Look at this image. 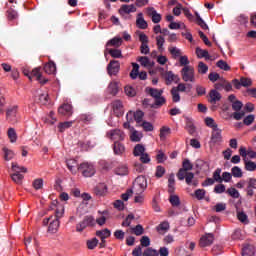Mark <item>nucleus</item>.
<instances>
[{
  "label": "nucleus",
  "instance_id": "obj_37",
  "mask_svg": "<svg viewBox=\"0 0 256 256\" xmlns=\"http://www.w3.org/2000/svg\"><path fill=\"white\" fill-rule=\"evenodd\" d=\"M255 255V247L247 245L242 249V256H253Z\"/></svg>",
  "mask_w": 256,
  "mask_h": 256
},
{
  "label": "nucleus",
  "instance_id": "obj_28",
  "mask_svg": "<svg viewBox=\"0 0 256 256\" xmlns=\"http://www.w3.org/2000/svg\"><path fill=\"white\" fill-rule=\"evenodd\" d=\"M196 55H197L198 59H203V58L206 60L211 59V56L209 55V51L203 50L199 47L196 48Z\"/></svg>",
  "mask_w": 256,
  "mask_h": 256
},
{
  "label": "nucleus",
  "instance_id": "obj_53",
  "mask_svg": "<svg viewBox=\"0 0 256 256\" xmlns=\"http://www.w3.org/2000/svg\"><path fill=\"white\" fill-rule=\"evenodd\" d=\"M216 183H223V178L221 176V168H217L213 173V178Z\"/></svg>",
  "mask_w": 256,
  "mask_h": 256
},
{
  "label": "nucleus",
  "instance_id": "obj_35",
  "mask_svg": "<svg viewBox=\"0 0 256 256\" xmlns=\"http://www.w3.org/2000/svg\"><path fill=\"white\" fill-rule=\"evenodd\" d=\"M195 15H196L197 25H199V27H201V29H204V31H207L209 29V26L207 25V23H205V20H203V18H201V16L199 15V12H195Z\"/></svg>",
  "mask_w": 256,
  "mask_h": 256
},
{
  "label": "nucleus",
  "instance_id": "obj_11",
  "mask_svg": "<svg viewBox=\"0 0 256 256\" xmlns=\"http://www.w3.org/2000/svg\"><path fill=\"white\" fill-rule=\"evenodd\" d=\"M108 139H111L112 141H123L125 139V133L121 131L120 129H114L107 132Z\"/></svg>",
  "mask_w": 256,
  "mask_h": 256
},
{
  "label": "nucleus",
  "instance_id": "obj_8",
  "mask_svg": "<svg viewBox=\"0 0 256 256\" xmlns=\"http://www.w3.org/2000/svg\"><path fill=\"white\" fill-rule=\"evenodd\" d=\"M87 227H95V218L91 215L85 216L84 219L76 225L77 233H83Z\"/></svg>",
  "mask_w": 256,
  "mask_h": 256
},
{
  "label": "nucleus",
  "instance_id": "obj_36",
  "mask_svg": "<svg viewBox=\"0 0 256 256\" xmlns=\"http://www.w3.org/2000/svg\"><path fill=\"white\" fill-rule=\"evenodd\" d=\"M11 179L16 183V185H23V179H25V176L21 173H13L11 174Z\"/></svg>",
  "mask_w": 256,
  "mask_h": 256
},
{
  "label": "nucleus",
  "instance_id": "obj_13",
  "mask_svg": "<svg viewBox=\"0 0 256 256\" xmlns=\"http://www.w3.org/2000/svg\"><path fill=\"white\" fill-rule=\"evenodd\" d=\"M215 128L212 129V134H211V143L217 144V143H221L223 141V136L221 135V133L223 132V130L219 129L218 126H214Z\"/></svg>",
  "mask_w": 256,
  "mask_h": 256
},
{
  "label": "nucleus",
  "instance_id": "obj_52",
  "mask_svg": "<svg viewBox=\"0 0 256 256\" xmlns=\"http://www.w3.org/2000/svg\"><path fill=\"white\" fill-rule=\"evenodd\" d=\"M167 135H171V128L167 127V126H163L160 129V139H166Z\"/></svg>",
  "mask_w": 256,
  "mask_h": 256
},
{
  "label": "nucleus",
  "instance_id": "obj_64",
  "mask_svg": "<svg viewBox=\"0 0 256 256\" xmlns=\"http://www.w3.org/2000/svg\"><path fill=\"white\" fill-rule=\"evenodd\" d=\"M163 175H165V167L157 166L155 177H157V179H161V177H163Z\"/></svg>",
  "mask_w": 256,
  "mask_h": 256
},
{
  "label": "nucleus",
  "instance_id": "obj_15",
  "mask_svg": "<svg viewBox=\"0 0 256 256\" xmlns=\"http://www.w3.org/2000/svg\"><path fill=\"white\" fill-rule=\"evenodd\" d=\"M213 241H215V236L211 233L205 234L200 238L199 246L200 247H209L213 245Z\"/></svg>",
  "mask_w": 256,
  "mask_h": 256
},
{
  "label": "nucleus",
  "instance_id": "obj_48",
  "mask_svg": "<svg viewBox=\"0 0 256 256\" xmlns=\"http://www.w3.org/2000/svg\"><path fill=\"white\" fill-rule=\"evenodd\" d=\"M216 67H219V69H222V71H231V66H229V64H227V62L224 60H219L216 63Z\"/></svg>",
  "mask_w": 256,
  "mask_h": 256
},
{
  "label": "nucleus",
  "instance_id": "obj_34",
  "mask_svg": "<svg viewBox=\"0 0 256 256\" xmlns=\"http://www.w3.org/2000/svg\"><path fill=\"white\" fill-rule=\"evenodd\" d=\"M156 45L158 48V51H165V48L163 47L165 45V36L163 35H158L156 36Z\"/></svg>",
  "mask_w": 256,
  "mask_h": 256
},
{
  "label": "nucleus",
  "instance_id": "obj_38",
  "mask_svg": "<svg viewBox=\"0 0 256 256\" xmlns=\"http://www.w3.org/2000/svg\"><path fill=\"white\" fill-rule=\"evenodd\" d=\"M59 229V220H55L54 218L49 224L48 231L49 233H57Z\"/></svg>",
  "mask_w": 256,
  "mask_h": 256
},
{
  "label": "nucleus",
  "instance_id": "obj_31",
  "mask_svg": "<svg viewBox=\"0 0 256 256\" xmlns=\"http://www.w3.org/2000/svg\"><path fill=\"white\" fill-rule=\"evenodd\" d=\"M96 237H99L100 239H109L111 237V230L109 229H102L96 231Z\"/></svg>",
  "mask_w": 256,
  "mask_h": 256
},
{
  "label": "nucleus",
  "instance_id": "obj_12",
  "mask_svg": "<svg viewBox=\"0 0 256 256\" xmlns=\"http://www.w3.org/2000/svg\"><path fill=\"white\" fill-rule=\"evenodd\" d=\"M163 77L166 81V85H171L172 83H179L181 81V78H179V75H176L173 73V71H167L163 74Z\"/></svg>",
  "mask_w": 256,
  "mask_h": 256
},
{
  "label": "nucleus",
  "instance_id": "obj_4",
  "mask_svg": "<svg viewBox=\"0 0 256 256\" xmlns=\"http://www.w3.org/2000/svg\"><path fill=\"white\" fill-rule=\"evenodd\" d=\"M78 173H81L84 177H93L97 170L95 169V165L89 162H82L77 166Z\"/></svg>",
  "mask_w": 256,
  "mask_h": 256
},
{
  "label": "nucleus",
  "instance_id": "obj_49",
  "mask_svg": "<svg viewBox=\"0 0 256 256\" xmlns=\"http://www.w3.org/2000/svg\"><path fill=\"white\" fill-rule=\"evenodd\" d=\"M38 103L41 105H47L49 103V94L42 93L38 95Z\"/></svg>",
  "mask_w": 256,
  "mask_h": 256
},
{
  "label": "nucleus",
  "instance_id": "obj_41",
  "mask_svg": "<svg viewBox=\"0 0 256 256\" xmlns=\"http://www.w3.org/2000/svg\"><path fill=\"white\" fill-rule=\"evenodd\" d=\"M108 53L113 59H123V53L119 49H109Z\"/></svg>",
  "mask_w": 256,
  "mask_h": 256
},
{
  "label": "nucleus",
  "instance_id": "obj_24",
  "mask_svg": "<svg viewBox=\"0 0 256 256\" xmlns=\"http://www.w3.org/2000/svg\"><path fill=\"white\" fill-rule=\"evenodd\" d=\"M123 45V38L114 37L106 43V47H121Z\"/></svg>",
  "mask_w": 256,
  "mask_h": 256
},
{
  "label": "nucleus",
  "instance_id": "obj_59",
  "mask_svg": "<svg viewBox=\"0 0 256 256\" xmlns=\"http://www.w3.org/2000/svg\"><path fill=\"white\" fill-rule=\"evenodd\" d=\"M125 94L128 97H135V95H137V91L135 90V88L131 87V86H126L124 88Z\"/></svg>",
  "mask_w": 256,
  "mask_h": 256
},
{
  "label": "nucleus",
  "instance_id": "obj_46",
  "mask_svg": "<svg viewBox=\"0 0 256 256\" xmlns=\"http://www.w3.org/2000/svg\"><path fill=\"white\" fill-rule=\"evenodd\" d=\"M12 171H14V173H27V168H25L24 166H19V164L13 162Z\"/></svg>",
  "mask_w": 256,
  "mask_h": 256
},
{
  "label": "nucleus",
  "instance_id": "obj_55",
  "mask_svg": "<svg viewBox=\"0 0 256 256\" xmlns=\"http://www.w3.org/2000/svg\"><path fill=\"white\" fill-rule=\"evenodd\" d=\"M78 145L82 149V151H89V149L93 148V144H91V141H80L78 142Z\"/></svg>",
  "mask_w": 256,
  "mask_h": 256
},
{
  "label": "nucleus",
  "instance_id": "obj_43",
  "mask_svg": "<svg viewBox=\"0 0 256 256\" xmlns=\"http://www.w3.org/2000/svg\"><path fill=\"white\" fill-rule=\"evenodd\" d=\"M169 202L171 203L172 207H179L181 205V199L175 194H170Z\"/></svg>",
  "mask_w": 256,
  "mask_h": 256
},
{
  "label": "nucleus",
  "instance_id": "obj_3",
  "mask_svg": "<svg viewBox=\"0 0 256 256\" xmlns=\"http://www.w3.org/2000/svg\"><path fill=\"white\" fill-rule=\"evenodd\" d=\"M145 189H147V178L138 176L133 183L132 191H134L135 195H143Z\"/></svg>",
  "mask_w": 256,
  "mask_h": 256
},
{
  "label": "nucleus",
  "instance_id": "obj_42",
  "mask_svg": "<svg viewBox=\"0 0 256 256\" xmlns=\"http://www.w3.org/2000/svg\"><path fill=\"white\" fill-rule=\"evenodd\" d=\"M73 127V121L60 122L58 129L60 133H63L66 129Z\"/></svg>",
  "mask_w": 256,
  "mask_h": 256
},
{
  "label": "nucleus",
  "instance_id": "obj_19",
  "mask_svg": "<svg viewBox=\"0 0 256 256\" xmlns=\"http://www.w3.org/2000/svg\"><path fill=\"white\" fill-rule=\"evenodd\" d=\"M147 13L150 17H152V21L154 23H161V14L157 13V10H155V8H147Z\"/></svg>",
  "mask_w": 256,
  "mask_h": 256
},
{
  "label": "nucleus",
  "instance_id": "obj_18",
  "mask_svg": "<svg viewBox=\"0 0 256 256\" xmlns=\"http://www.w3.org/2000/svg\"><path fill=\"white\" fill-rule=\"evenodd\" d=\"M208 101L209 103H211L212 105L217 104V102L221 101V93H219V91L217 90H210L209 94H208Z\"/></svg>",
  "mask_w": 256,
  "mask_h": 256
},
{
  "label": "nucleus",
  "instance_id": "obj_21",
  "mask_svg": "<svg viewBox=\"0 0 256 256\" xmlns=\"http://www.w3.org/2000/svg\"><path fill=\"white\" fill-rule=\"evenodd\" d=\"M170 227L171 226L169 225L168 221H163L156 227V231L159 233V235H165V233L169 231Z\"/></svg>",
  "mask_w": 256,
  "mask_h": 256
},
{
  "label": "nucleus",
  "instance_id": "obj_26",
  "mask_svg": "<svg viewBox=\"0 0 256 256\" xmlns=\"http://www.w3.org/2000/svg\"><path fill=\"white\" fill-rule=\"evenodd\" d=\"M94 193L95 195H97L98 197H103V195H105V193H107V185L105 184H98L95 188H94Z\"/></svg>",
  "mask_w": 256,
  "mask_h": 256
},
{
  "label": "nucleus",
  "instance_id": "obj_47",
  "mask_svg": "<svg viewBox=\"0 0 256 256\" xmlns=\"http://www.w3.org/2000/svg\"><path fill=\"white\" fill-rule=\"evenodd\" d=\"M137 61L140 62L142 67H151V61H149V57L147 56H140L137 58Z\"/></svg>",
  "mask_w": 256,
  "mask_h": 256
},
{
  "label": "nucleus",
  "instance_id": "obj_5",
  "mask_svg": "<svg viewBox=\"0 0 256 256\" xmlns=\"http://www.w3.org/2000/svg\"><path fill=\"white\" fill-rule=\"evenodd\" d=\"M181 77L185 83H195V68L193 66H184L181 70Z\"/></svg>",
  "mask_w": 256,
  "mask_h": 256
},
{
  "label": "nucleus",
  "instance_id": "obj_10",
  "mask_svg": "<svg viewBox=\"0 0 256 256\" xmlns=\"http://www.w3.org/2000/svg\"><path fill=\"white\" fill-rule=\"evenodd\" d=\"M132 67L133 69L130 72L131 79H137V77H139L141 81H145L147 79V72L142 71L139 73V64L132 63Z\"/></svg>",
  "mask_w": 256,
  "mask_h": 256
},
{
  "label": "nucleus",
  "instance_id": "obj_6",
  "mask_svg": "<svg viewBox=\"0 0 256 256\" xmlns=\"http://www.w3.org/2000/svg\"><path fill=\"white\" fill-rule=\"evenodd\" d=\"M18 112H19V106L17 105L9 106L6 109V121H8V123H12L13 125H15V123H18L19 122V117L17 116Z\"/></svg>",
  "mask_w": 256,
  "mask_h": 256
},
{
  "label": "nucleus",
  "instance_id": "obj_51",
  "mask_svg": "<svg viewBox=\"0 0 256 256\" xmlns=\"http://www.w3.org/2000/svg\"><path fill=\"white\" fill-rule=\"evenodd\" d=\"M8 137L11 143H17V132H15V128L8 129Z\"/></svg>",
  "mask_w": 256,
  "mask_h": 256
},
{
  "label": "nucleus",
  "instance_id": "obj_1",
  "mask_svg": "<svg viewBox=\"0 0 256 256\" xmlns=\"http://www.w3.org/2000/svg\"><path fill=\"white\" fill-rule=\"evenodd\" d=\"M145 93L147 95H150L153 99H155V102L151 104L152 109H159V107H163L165 103H167V100L165 97H163V89H157V88H151V87H146L145 88Z\"/></svg>",
  "mask_w": 256,
  "mask_h": 256
},
{
  "label": "nucleus",
  "instance_id": "obj_29",
  "mask_svg": "<svg viewBox=\"0 0 256 256\" xmlns=\"http://www.w3.org/2000/svg\"><path fill=\"white\" fill-rule=\"evenodd\" d=\"M130 233H133V235H136V237H140V235L145 233V229L143 228V225L138 224L135 227L130 228Z\"/></svg>",
  "mask_w": 256,
  "mask_h": 256
},
{
  "label": "nucleus",
  "instance_id": "obj_44",
  "mask_svg": "<svg viewBox=\"0 0 256 256\" xmlns=\"http://www.w3.org/2000/svg\"><path fill=\"white\" fill-rule=\"evenodd\" d=\"M135 220V215L133 213L128 214V216L125 218V220L122 222V227H131L132 221Z\"/></svg>",
  "mask_w": 256,
  "mask_h": 256
},
{
  "label": "nucleus",
  "instance_id": "obj_27",
  "mask_svg": "<svg viewBox=\"0 0 256 256\" xmlns=\"http://www.w3.org/2000/svg\"><path fill=\"white\" fill-rule=\"evenodd\" d=\"M114 171L116 175H120L121 177L129 175V167L125 164L118 166Z\"/></svg>",
  "mask_w": 256,
  "mask_h": 256
},
{
  "label": "nucleus",
  "instance_id": "obj_57",
  "mask_svg": "<svg viewBox=\"0 0 256 256\" xmlns=\"http://www.w3.org/2000/svg\"><path fill=\"white\" fill-rule=\"evenodd\" d=\"M182 169H184V171H193V164L189 159L186 158L183 160Z\"/></svg>",
  "mask_w": 256,
  "mask_h": 256
},
{
  "label": "nucleus",
  "instance_id": "obj_54",
  "mask_svg": "<svg viewBox=\"0 0 256 256\" xmlns=\"http://www.w3.org/2000/svg\"><path fill=\"white\" fill-rule=\"evenodd\" d=\"M231 173L234 177H236L237 179H241V177H243V171L241 170V168H239L238 166H234L231 169Z\"/></svg>",
  "mask_w": 256,
  "mask_h": 256
},
{
  "label": "nucleus",
  "instance_id": "obj_62",
  "mask_svg": "<svg viewBox=\"0 0 256 256\" xmlns=\"http://www.w3.org/2000/svg\"><path fill=\"white\" fill-rule=\"evenodd\" d=\"M168 51L172 54L174 59H177V57H181V50H179L177 47H170L168 48Z\"/></svg>",
  "mask_w": 256,
  "mask_h": 256
},
{
  "label": "nucleus",
  "instance_id": "obj_30",
  "mask_svg": "<svg viewBox=\"0 0 256 256\" xmlns=\"http://www.w3.org/2000/svg\"><path fill=\"white\" fill-rule=\"evenodd\" d=\"M168 193H170V195L175 193V174H170L168 178Z\"/></svg>",
  "mask_w": 256,
  "mask_h": 256
},
{
  "label": "nucleus",
  "instance_id": "obj_56",
  "mask_svg": "<svg viewBox=\"0 0 256 256\" xmlns=\"http://www.w3.org/2000/svg\"><path fill=\"white\" fill-rule=\"evenodd\" d=\"M86 245L88 249L93 250L95 247H97V245H99V240L97 238H92L87 240Z\"/></svg>",
  "mask_w": 256,
  "mask_h": 256
},
{
  "label": "nucleus",
  "instance_id": "obj_63",
  "mask_svg": "<svg viewBox=\"0 0 256 256\" xmlns=\"http://www.w3.org/2000/svg\"><path fill=\"white\" fill-rule=\"evenodd\" d=\"M245 169H246V171H255L256 163L253 161L245 160Z\"/></svg>",
  "mask_w": 256,
  "mask_h": 256
},
{
  "label": "nucleus",
  "instance_id": "obj_22",
  "mask_svg": "<svg viewBox=\"0 0 256 256\" xmlns=\"http://www.w3.org/2000/svg\"><path fill=\"white\" fill-rule=\"evenodd\" d=\"M177 92L179 93H191V90L193 89V85L191 84H185V83H179L177 87H175Z\"/></svg>",
  "mask_w": 256,
  "mask_h": 256
},
{
  "label": "nucleus",
  "instance_id": "obj_60",
  "mask_svg": "<svg viewBox=\"0 0 256 256\" xmlns=\"http://www.w3.org/2000/svg\"><path fill=\"white\" fill-rule=\"evenodd\" d=\"M32 185L34 189H36V191H39V189H43V178L35 179Z\"/></svg>",
  "mask_w": 256,
  "mask_h": 256
},
{
  "label": "nucleus",
  "instance_id": "obj_39",
  "mask_svg": "<svg viewBox=\"0 0 256 256\" xmlns=\"http://www.w3.org/2000/svg\"><path fill=\"white\" fill-rule=\"evenodd\" d=\"M144 153H145V146H143L142 144H137L134 147V150H133L134 157H140Z\"/></svg>",
  "mask_w": 256,
  "mask_h": 256
},
{
  "label": "nucleus",
  "instance_id": "obj_14",
  "mask_svg": "<svg viewBox=\"0 0 256 256\" xmlns=\"http://www.w3.org/2000/svg\"><path fill=\"white\" fill-rule=\"evenodd\" d=\"M112 111L115 116L122 117L123 115V102L121 100H114L111 103Z\"/></svg>",
  "mask_w": 256,
  "mask_h": 256
},
{
  "label": "nucleus",
  "instance_id": "obj_61",
  "mask_svg": "<svg viewBox=\"0 0 256 256\" xmlns=\"http://www.w3.org/2000/svg\"><path fill=\"white\" fill-rule=\"evenodd\" d=\"M143 256H159V252L153 248H147L143 254Z\"/></svg>",
  "mask_w": 256,
  "mask_h": 256
},
{
  "label": "nucleus",
  "instance_id": "obj_20",
  "mask_svg": "<svg viewBox=\"0 0 256 256\" xmlns=\"http://www.w3.org/2000/svg\"><path fill=\"white\" fill-rule=\"evenodd\" d=\"M44 72L47 73V75H55L57 73V66L55 65V62L49 61L44 65Z\"/></svg>",
  "mask_w": 256,
  "mask_h": 256
},
{
  "label": "nucleus",
  "instance_id": "obj_16",
  "mask_svg": "<svg viewBox=\"0 0 256 256\" xmlns=\"http://www.w3.org/2000/svg\"><path fill=\"white\" fill-rule=\"evenodd\" d=\"M58 113L64 117H71V115H73V106H71V104H62L58 108Z\"/></svg>",
  "mask_w": 256,
  "mask_h": 256
},
{
  "label": "nucleus",
  "instance_id": "obj_32",
  "mask_svg": "<svg viewBox=\"0 0 256 256\" xmlns=\"http://www.w3.org/2000/svg\"><path fill=\"white\" fill-rule=\"evenodd\" d=\"M66 165L67 168L69 169V171H71L73 173V175L77 174V161L70 159V160H66Z\"/></svg>",
  "mask_w": 256,
  "mask_h": 256
},
{
  "label": "nucleus",
  "instance_id": "obj_58",
  "mask_svg": "<svg viewBox=\"0 0 256 256\" xmlns=\"http://www.w3.org/2000/svg\"><path fill=\"white\" fill-rule=\"evenodd\" d=\"M143 117H145V113L143 111L137 110L134 112V121H136V123H141V121H143Z\"/></svg>",
  "mask_w": 256,
  "mask_h": 256
},
{
  "label": "nucleus",
  "instance_id": "obj_7",
  "mask_svg": "<svg viewBox=\"0 0 256 256\" xmlns=\"http://www.w3.org/2000/svg\"><path fill=\"white\" fill-rule=\"evenodd\" d=\"M23 74L28 77L30 80L33 79V77H36V79L39 81L41 85H45L49 82V79L43 78V75H41V69L35 68L32 70L31 73H29V70L24 69Z\"/></svg>",
  "mask_w": 256,
  "mask_h": 256
},
{
  "label": "nucleus",
  "instance_id": "obj_45",
  "mask_svg": "<svg viewBox=\"0 0 256 256\" xmlns=\"http://www.w3.org/2000/svg\"><path fill=\"white\" fill-rule=\"evenodd\" d=\"M172 95V101L173 103H179L181 101V95H179V92L177 91V88L173 87L170 91Z\"/></svg>",
  "mask_w": 256,
  "mask_h": 256
},
{
  "label": "nucleus",
  "instance_id": "obj_33",
  "mask_svg": "<svg viewBox=\"0 0 256 256\" xmlns=\"http://www.w3.org/2000/svg\"><path fill=\"white\" fill-rule=\"evenodd\" d=\"M108 93L113 96L117 95L119 93V83L111 82L108 86Z\"/></svg>",
  "mask_w": 256,
  "mask_h": 256
},
{
  "label": "nucleus",
  "instance_id": "obj_40",
  "mask_svg": "<svg viewBox=\"0 0 256 256\" xmlns=\"http://www.w3.org/2000/svg\"><path fill=\"white\" fill-rule=\"evenodd\" d=\"M237 219L240 221V223H243L244 225H249V218L245 212L238 211L237 212Z\"/></svg>",
  "mask_w": 256,
  "mask_h": 256
},
{
  "label": "nucleus",
  "instance_id": "obj_23",
  "mask_svg": "<svg viewBox=\"0 0 256 256\" xmlns=\"http://www.w3.org/2000/svg\"><path fill=\"white\" fill-rule=\"evenodd\" d=\"M113 151L115 155H123L125 153V145L119 141H115Z\"/></svg>",
  "mask_w": 256,
  "mask_h": 256
},
{
  "label": "nucleus",
  "instance_id": "obj_17",
  "mask_svg": "<svg viewBox=\"0 0 256 256\" xmlns=\"http://www.w3.org/2000/svg\"><path fill=\"white\" fill-rule=\"evenodd\" d=\"M136 12H137V8L135 7L134 4H131V5L124 4L118 10L119 15H122V16L129 15L130 13H136Z\"/></svg>",
  "mask_w": 256,
  "mask_h": 256
},
{
  "label": "nucleus",
  "instance_id": "obj_50",
  "mask_svg": "<svg viewBox=\"0 0 256 256\" xmlns=\"http://www.w3.org/2000/svg\"><path fill=\"white\" fill-rule=\"evenodd\" d=\"M208 71H209V66H207L205 62L198 63V73H200V75H205Z\"/></svg>",
  "mask_w": 256,
  "mask_h": 256
},
{
  "label": "nucleus",
  "instance_id": "obj_2",
  "mask_svg": "<svg viewBox=\"0 0 256 256\" xmlns=\"http://www.w3.org/2000/svg\"><path fill=\"white\" fill-rule=\"evenodd\" d=\"M232 109L234 111V113L232 114H225L223 116V119H231V117H233L235 119V121H241V119H243L245 117V111L241 110L243 109V102L237 100L235 102L232 103Z\"/></svg>",
  "mask_w": 256,
  "mask_h": 256
},
{
  "label": "nucleus",
  "instance_id": "obj_25",
  "mask_svg": "<svg viewBox=\"0 0 256 256\" xmlns=\"http://www.w3.org/2000/svg\"><path fill=\"white\" fill-rule=\"evenodd\" d=\"M136 26L138 29H147L148 24L147 21H145V18H143V13H139L138 17L136 19Z\"/></svg>",
  "mask_w": 256,
  "mask_h": 256
},
{
  "label": "nucleus",
  "instance_id": "obj_9",
  "mask_svg": "<svg viewBox=\"0 0 256 256\" xmlns=\"http://www.w3.org/2000/svg\"><path fill=\"white\" fill-rule=\"evenodd\" d=\"M121 71V63L118 60H111L107 65V73L110 77L117 76Z\"/></svg>",
  "mask_w": 256,
  "mask_h": 256
}]
</instances>
